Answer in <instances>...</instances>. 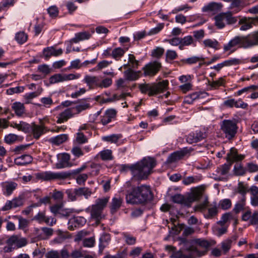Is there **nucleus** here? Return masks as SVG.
Wrapping results in <instances>:
<instances>
[{
  "mask_svg": "<svg viewBox=\"0 0 258 258\" xmlns=\"http://www.w3.org/2000/svg\"><path fill=\"white\" fill-rule=\"evenodd\" d=\"M156 162L151 157L144 158L140 162L131 166L122 165L121 171H125L130 169L133 177L137 179L141 180L146 178L151 174L152 169L155 167Z\"/></svg>",
  "mask_w": 258,
  "mask_h": 258,
  "instance_id": "obj_1",
  "label": "nucleus"
},
{
  "mask_svg": "<svg viewBox=\"0 0 258 258\" xmlns=\"http://www.w3.org/2000/svg\"><path fill=\"white\" fill-rule=\"evenodd\" d=\"M75 113L73 112V110L71 108H68L64 111L59 114L57 117V123H61L67 121L69 118L72 117Z\"/></svg>",
  "mask_w": 258,
  "mask_h": 258,
  "instance_id": "obj_25",
  "label": "nucleus"
},
{
  "mask_svg": "<svg viewBox=\"0 0 258 258\" xmlns=\"http://www.w3.org/2000/svg\"><path fill=\"white\" fill-rule=\"evenodd\" d=\"M24 90V87L23 86H18L16 87H13L8 89L7 90V93L8 95H12L14 93H19L23 92Z\"/></svg>",
  "mask_w": 258,
  "mask_h": 258,
  "instance_id": "obj_62",
  "label": "nucleus"
},
{
  "mask_svg": "<svg viewBox=\"0 0 258 258\" xmlns=\"http://www.w3.org/2000/svg\"><path fill=\"white\" fill-rule=\"evenodd\" d=\"M140 72H136L132 69H128L124 72L125 79L128 81H135L139 78Z\"/></svg>",
  "mask_w": 258,
  "mask_h": 258,
  "instance_id": "obj_31",
  "label": "nucleus"
},
{
  "mask_svg": "<svg viewBox=\"0 0 258 258\" xmlns=\"http://www.w3.org/2000/svg\"><path fill=\"white\" fill-rule=\"evenodd\" d=\"M62 53V49H55L53 47H48L43 49V54L45 58H48L51 56H57Z\"/></svg>",
  "mask_w": 258,
  "mask_h": 258,
  "instance_id": "obj_28",
  "label": "nucleus"
},
{
  "mask_svg": "<svg viewBox=\"0 0 258 258\" xmlns=\"http://www.w3.org/2000/svg\"><path fill=\"white\" fill-rule=\"evenodd\" d=\"M12 126L17 128L19 131H22L25 133L29 132L30 128V124L23 121H21L20 123H15L14 125H11Z\"/></svg>",
  "mask_w": 258,
  "mask_h": 258,
  "instance_id": "obj_44",
  "label": "nucleus"
},
{
  "mask_svg": "<svg viewBox=\"0 0 258 258\" xmlns=\"http://www.w3.org/2000/svg\"><path fill=\"white\" fill-rule=\"evenodd\" d=\"M23 205V198L18 197L13 199L12 200H8L5 205L2 208V211H6L12 209L19 207Z\"/></svg>",
  "mask_w": 258,
  "mask_h": 258,
  "instance_id": "obj_17",
  "label": "nucleus"
},
{
  "mask_svg": "<svg viewBox=\"0 0 258 258\" xmlns=\"http://www.w3.org/2000/svg\"><path fill=\"white\" fill-rule=\"evenodd\" d=\"M116 115V111L113 109L107 110L103 115L100 116L99 123L106 125L114 119Z\"/></svg>",
  "mask_w": 258,
  "mask_h": 258,
  "instance_id": "obj_18",
  "label": "nucleus"
},
{
  "mask_svg": "<svg viewBox=\"0 0 258 258\" xmlns=\"http://www.w3.org/2000/svg\"><path fill=\"white\" fill-rule=\"evenodd\" d=\"M258 45V30L246 35H237L234 37L224 46V51L231 50L233 52L235 47L244 49L251 48Z\"/></svg>",
  "mask_w": 258,
  "mask_h": 258,
  "instance_id": "obj_2",
  "label": "nucleus"
},
{
  "mask_svg": "<svg viewBox=\"0 0 258 258\" xmlns=\"http://www.w3.org/2000/svg\"><path fill=\"white\" fill-rule=\"evenodd\" d=\"M177 56V53L174 50L168 49L166 52V61L167 62H169L176 59Z\"/></svg>",
  "mask_w": 258,
  "mask_h": 258,
  "instance_id": "obj_52",
  "label": "nucleus"
},
{
  "mask_svg": "<svg viewBox=\"0 0 258 258\" xmlns=\"http://www.w3.org/2000/svg\"><path fill=\"white\" fill-rule=\"evenodd\" d=\"M121 137V135L112 134L110 136L103 137L102 138V140L104 141L110 142L111 143H116Z\"/></svg>",
  "mask_w": 258,
  "mask_h": 258,
  "instance_id": "obj_50",
  "label": "nucleus"
},
{
  "mask_svg": "<svg viewBox=\"0 0 258 258\" xmlns=\"http://www.w3.org/2000/svg\"><path fill=\"white\" fill-rule=\"evenodd\" d=\"M91 37V34L89 32L84 31L75 34V37L72 38L71 40V42L74 43H78L80 41L89 39Z\"/></svg>",
  "mask_w": 258,
  "mask_h": 258,
  "instance_id": "obj_30",
  "label": "nucleus"
},
{
  "mask_svg": "<svg viewBox=\"0 0 258 258\" xmlns=\"http://www.w3.org/2000/svg\"><path fill=\"white\" fill-rule=\"evenodd\" d=\"M123 200L119 196H115L112 199L109 208L112 214L116 213L121 207Z\"/></svg>",
  "mask_w": 258,
  "mask_h": 258,
  "instance_id": "obj_23",
  "label": "nucleus"
},
{
  "mask_svg": "<svg viewBox=\"0 0 258 258\" xmlns=\"http://www.w3.org/2000/svg\"><path fill=\"white\" fill-rule=\"evenodd\" d=\"M203 43L205 46L218 49V42L216 40H212L207 39L203 41Z\"/></svg>",
  "mask_w": 258,
  "mask_h": 258,
  "instance_id": "obj_54",
  "label": "nucleus"
},
{
  "mask_svg": "<svg viewBox=\"0 0 258 258\" xmlns=\"http://www.w3.org/2000/svg\"><path fill=\"white\" fill-rule=\"evenodd\" d=\"M86 222V220L83 217L77 216L70 219L68 222V228L70 230L79 228L83 226Z\"/></svg>",
  "mask_w": 258,
  "mask_h": 258,
  "instance_id": "obj_19",
  "label": "nucleus"
},
{
  "mask_svg": "<svg viewBox=\"0 0 258 258\" xmlns=\"http://www.w3.org/2000/svg\"><path fill=\"white\" fill-rule=\"evenodd\" d=\"M32 157L28 154H24L14 160L15 164L19 166L25 165L32 162Z\"/></svg>",
  "mask_w": 258,
  "mask_h": 258,
  "instance_id": "obj_26",
  "label": "nucleus"
},
{
  "mask_svg": "<svg viewBox=\"0 0 258 258\" xmlns=\"http://www.w3.org/2000/svg\"><path fill=\"white\" fill-rule=\"evenodd\" d=\"M244 7V3L242 0H232L230 5L229 8L235 9L234 12H239Z\"/></svg>",
  "mask_w": 258,
  "mask_h": 258,
  "instance_id": "obj_37",
  "label": "nucleus"
},
{
  "mask_svg": "<svg viewBox=\"0 0 258 258\" xmlns=\"http://www.w3.org/2000/svg\"><path fill=\"white\" fill-rule=\"evenodd\" d=\"M205 60V58L202 57H199L197 56H193L192 57L187 58H184L182 59L180 61L184 64H195L197 62L200 61H204Z\"/></svg>",
  "mask_w": 258,
  "mask_h": 258,
  "instance_id": "obj_43",
  "label": "nucleus"
},
{
  "mask_svg": "<svg viewBox=\"0 0 258 258\" xmlns=\"http://www.w3.org/2000/svg\"><path fill=\"white\" fill-rule=\"evenodd\" d=\"M195 210L202 213L206 219H212L216 217L218 214V206L216 202L209 204L208 197L206 196L205 200L202 203L196 205Z\"/></svg>",
  "mask_w": 258,
  "mask_h": 258,
  "instance_id": "obj_6",
  "label": "nucleus"
},
{
  "mask_svg": "<svg viewBox=\"0 0 258 258\" xmlns=\"http://www.w3.org/2000/svg\"><path fill=\"white\" fill-rule=\"evenodd\" d=\"M232 204L231 200L228 199H225L220 201L219 206L223 210H227L231 207Z\"/></svg>",
  "mask_w": 258,
  "mask_h": 258,
  "instance_id": "obj_53",
  "label": "nucleus"
},
{
  "mask_svg": "<svg viewBox=\"0 0 258 258\" xmlns=\"http://www.w3.org/2000/svg\"><path fill=\"white\" fill-rule=\"evenodd\" d=\"M222 7V5L221 3H211L207 6H205L203 8V10L204 12H218L220 11Z\"/></svg>",
  "mask_w": 258,
  "mask_h": 258,
  "instance_id": "obj_32",
  "label": "nucleus"
},
{
  "mask_svg": "<svg viewBox=\"0 0 258 258\" xmlns=\"http://www.w3.org/2000/svg\"><path fill=\"white\" fill-rule=\"evenodd\" d=\"M45 127L42 125H39L35 123L30 125V131H32L33 137L36 139H38L44 133Z\"/></svg>",
  "mask_w": 258,
  "mask_h": 258,
  "instance_id": "obj_27",
  "label": "nucleus"
},
{
  "mask_svg": "<svg viewBox=\"0 0 258 258\" xmlns=\"http://www.w3.org/2000/svg\"><path fill=\"white\" fill-rule=\"evenodd\" d=\"M153 194L149 186L141 185L127 190L125 195L127 204L131 205L145 204L153 199Z\"/></svg>",
  "mask_w": 258,
  "mask_h": 258,
  "instance_id": "obj_3",
  "label": "nucleus"
},
{
  "mask_svg": "<svg viewBox=\"0 0 258 258\" xmlns=\"http://www.w3.org/2000/svg\"><path fill=\"white\" fill-rule=\"evenodd\" d=\"M13 218L19 220V229L24 230L28 227L29 224L28 220L17 215L13 216Z\"/></svg>",
  "mask_w": 258,
  "mask_h": 258,
  "instance_id": "obj_46",
  "label": "nucleus"
},
{
  "mask_svg": "<svg viewBox=\"0 0 258 258\" xmlns=\"http://www.w3.org/2000/svg\"><path fill=\"white\" fill-rule=\"evenodd\" d=\"M1 185L3 195L9 197L16 189L18 184L14 181H7L2 182Z\"/></svg>",
  "mask_w": 258,
  "mask_h": 258,
  "instance_id": "obj_16",
  "label": "nucleus"
},
{
  "mask_svg": "<svg viewBox=\"0 0 258 258\" xmlns=\"http://www.w3.org/2000/svg\"><path fill=\"white\" fill-rule=\"evenodd\" d=\"M12 108L17 116H21L25 112V107L23 103L16 102L12 104Z\"/></svg>",
  "mask_w": 258,
  "mask_h": 258,
  "instance_id": "obj_33",
  "label": "nucleus"
},
{
  "mask_svg": "<svg viewBox=\"0 0 258 258\" xmlns=\"http://www.w3.org/2000/svg\"><path fill=\"white\" fill-rule=\"evenodd\" d=\"M60 82H63V76L60 74H57L52 76L49 78V82L50 84H54Z\"/></svg>",
  "mask_w": 258,
  "mask_h": 258,
  "instance_id": "obj_59",
  "label": "nucleus"
},
{
  "mask_svg": "<svg viewBox=\"0 0 258 258\" xmlns=\"http://www.w3.org/2000/svg\"><path fill=\"white\" fill-rule=\"evenodd\" d=\"M112 83L111 78H106L101 81H99L98 87L99 88H107L109 87Z\"/></svg>",
  "mask_w": 258,
  "mask_h": 258,
  "instance_id": "obj_61",
  "label": "nucleus"
},
{
  "mask_svg": "<svg viewBox=\"0 0 258 258\" xmlns=\"http://www.w3.org/2000/svg\"><path fill=\"white\" fill-rule=\"evenodd\" d=\"M202 94V93L201 92H194L192 93L185 97V102L188 104H192L196 99H199L201 98V95Z\"/></svg>",
  "mask_w": 258,
  "mask_h": 258,
  "instance_id": "obj_48",
  "label": "nucleus"
},
{
  "mask_svg": "<svg viewBox=\"0 0 258 258\" xmlns=\"http://www.w3.org/2000/svg\"><path fill=\"white\" fill-rule=\"evenodd\" d=\"M188 254H185L181 251H175L172 252L170 256V258H195L192 253L191 251H188Z\"/></svg>",
  "mask_w": 258,
  "mask_h": 258,
  "instance_id": "obj_45",
  "label": "nucleus"
},
{
  "mask_svg": "<svg viewBox=\"0 0 258 258\" xmlns=\"http://www.w3.org/2000/svg\"><path fill=\"white\" fill-rule=\"evenodd\" d=\"M109 199V197L97 199L95 201V203L91 206V217L95 220L97 224H99L102 219V212L106 206Z\"/></svg>",
  "mask_w": 258,
  "mask_h": 258,
  "instance_id": "obj_9",
  "label": "nucleus"
},
{
  "mask_svg": "<svg viewBox=\"0 0 258 258\" xmlns=\"http://www.w3.org/2000/svg\"><path fill=\"white\" fill-rule=\"evenodd\" d=\"M40 94V92H32V93H29L25 94V95L24 96V97L26 100V103H27V104L29 103L30 102V101L32 99L37 97Z\"/></svg>",
  "mask_w": 258,
  "mask_h": 258,
  "instance_id": "obj_60",
  "label": "nucleus"
},
{
  "mask_svg": "<svg viewBox=\"0 0 258 258\" xmlns=\"http://www.w3.org/2000/svg\"><path fill=\"white\" fill-rule=\"evenodd\" d=\"M238 24L240 25V30L247 31L251 29L253 26L258 25V16L254 17H244L239 20Z\"/></svg>",
  "mask_w": 258,
  "mask_h": 258,
  "instance_id": "obj_12",
  "label": "nucleus"
},
{
  "mask_svg": "<svg viewBox=\"0 0 258 258\" xmlns=\"http://www.w3.org/2000/svg\"><path fill=\"white\" fill-rule=\"evenodd\" d=\"M258 89V87L256 85H250L249 86L242 88L237 92V95H240L244 92H250Z\"/></svg>",
  "mask_w": 258,
  "mask_h": 258,
  "instance_id": "obj_57",
  "label": "nucleus"
},
{
  "mask_svg": "<svg viewBox=\"0 0 258 258\" xmlns=\"http://www.w3.org/2000/svg\"><path fill=\"white\" fill-rule=\"evenodd\" d=\"M68 139V136L66 134H61L58 135L56 137H54L51 138L50 139V142L53 144L56 145H59L65 141H66Z\"/></svg>",
  "mask_w": 258,
  "mask_h": 258,
  "instance_id": "obj_36",
  "label": "nucleus"
},
{
  "mask_svg": "<svg viewBox=\"0 0 258 258\" xmlns=\"http://www.w3.org/2000/svg\"><path fill=\"white\" fill-rule=\"evenodd\" d=\"M183 243L185 250L191 251L195 258L205 255L211 246L208 240L202 239H185Z\"/></svg>",
  "mask_w": 258,
  "mask_h": 258,
  "instance_id": "obj_4",
  "label": "nucleus"
},
{
  "mask_svg": "<svg viewBox=\"0 0 258 258\" xmlns=\"http://www.w3.org/2000/svg\"><path fill=\"white\" fill-rule=\"evenodd\" d=\"M202 179L201 176H190L184 177L182 180V183L184 185H188L192 183H196L200 181Z\"/></svg>",
  "mask_w": 258,
  "mask_h": 258,
  "instance_id": "obj_38",
  "label": "nucleus"
},
{
  "mask_svg": "<svg viewBox=\"0 0 258 258\" xmlns=\"http://www.w3.org/2000/svg\"><path fill=\"white\" fill-rule=\"evenodd\" d=\"M207 137V134L200 130L190 133L186 137V141L189 144L196 143L201 141Z\"/></svg>",
  "mask_w": 258,
  "mask_h": 258,
  "instance_id": "obj_15",
  "label": "nucleus"
},
{
  "mask_svg": "<svg viewBox=\"0 0 258 258\" xmlns=\"http://www.w3.org/2000/svg\"><path fill=\"white\" fill-rule=\"evenodd\" d=\"M168 84L167 80H163L157 83L140 84L139 85V88L142 93H148L149 96H152L165 91L167 89Z\"/></svg>",
  "mask_w": 258,
  "mask_h": 258,
  "instance_id": "obj_7",
  "label": "nucleus"
},
{
  "mask_svg": "<svg viewBox=\"0 0 258 258\" xmlns=\"http://www.w3.org/2000/svg\"><path fill=\"white\" fill-rule=\"evenodd\" d=\"M220 129L226 139L232 140L237 132V121L235 119H224L221 123Z\"/></svg>",
  "mask_w": 258,
  "mask_h": 258,
  "instance_id": "obj_10",
  "label": "nucleus"
},
{
  "mask_svg": "<svg viewBox=\"0 0 258 258\" xmlns=\"http://www.w3.org/2000/svg\"><path fill=\"white\" fill-rule=\"evenodd\" d=\"M246 169L247 171L250 173L257 172L258 165L252 162L247 163L246 164Z\"/></svg>",
  "mask_w": 258,
  "mask_h": 258,
  "instance_id": "obj_64",
  "label": "nucleus"
},
{
  "mask_svg": "<svg viewBox=\"0 0 258 258\" xmlns=\"http://www.w3.org/2000/svg\"><path fill=\"white\" fill-rule=\"evenodd\" d=\"M224 14L225 22L227 24H233L237 22V18L233 17L231 12L226 13Z\"/></svg>",
  "mask_w": 258,
  "mask_h": 258,
  "instance_id": "obj_55",
  "label": "nucleus"
},
{
  "mask_svg": "<svg viewBox=\"0 0 258 258\" xmlns=\"http://www.w3.org/2000/svg\"><path fill=\"white\" fill-rule=\"evenodd\" d=\"M189 151L186 148H184L180 151H175L171 153L168 157L167 161L168 163H173L181 159L187 154Z\"/></svg>",
  "mask_w": 258,
  "mask_h": 258,
  "instance_id": "obj_20",
  "label": "nucleus"
},
{
  "mask_svg": "<svg viewBox=\"0 0 258 258\" xmlns=\"http://www.w3.org/2000/svg\"><path fill=\"white\" fill-rule=\"evenodd\" d=\"M245 200L246 197L242 198L235 205L233 209L234 212L236 214H238L241 211H243L245 210Z\"/></svg>",
  "mask_w": 258,
  "mask_h": 258,
  "instance_id": "obj_39",
  "label": "nucleus"
},
{
  "mask_svg": "<svg viewBox=\"0 0 258 258\" xmlns=\"http://www.w3.org/2000/svg\"><path fill=\"white\" fill-rule=\"evenodd\" d=\"M89 99L90 98L83 99L81 101V102L79 105L76 106L75 109L77 111V114H79L81 111L90 108V105L88 102Z\"/></svg>",
  "mask_w": 258,
  "mask_h": 258,
  "instance_id": "obj_42",
  "label": "nucleus"
},
{
  "mask_svg": "<svg viewBox=\"0 0 258 258\" xmlns=\"http://www.w3.org/2000/svg\"><path fill=\"white\" fill-rule=\"evenodd\" d=\"M98 155L103 161L111 160L113 159L112 151L109 149L104 150L100 152Z\"/></svg>",
  "mask_w": 258,
  "mask_h": 258,
  "instance_id": "obj_40",
  "label": "nucleus"
},
{
  "mask_svg": "<svg viewBox=\"0 0 258 258\" xmlns=\"http://www.w3.org/2000/svg\"><path fill=\"white\" fill-rule=\"evenodd\" d=\"M90 168L91 170L90 172V174L92 175H97L99 174L101 166L99 164L93 163L91 164Z\"/></svg>",
  "mask_w": 258,
  "mask_h": 258,
  "instance_id": "obj_56",
  "label": "nucleus"
},
{
  "mask_svg": "<svg viewBox=\"0 0 258 258\" xmlns=\"http://www.w3.org/2000/svg\"><path fill=\"white\" fill-rule=\"evenodd\" d=\"M87 168L85 164H83L80 168L68 172H52L45 171L39 172L35 174L37 179L44 180H51L54 179H64L74 175L79 174Z\"/></svg>",
  "mask_w": 258,
  "mask_h": 258,
  "instance_id": "obj_5",
  "label": "nucleus"
},
{
  "mask_svg": "<svg viewBox=\"0 0 258 258\" xmlns=\"http://www.w3.org/2000/svg\"><path fill=\"white\" fill-rule=\"evenodd\" d=\"M122 237L125 243L128 245H134L136 242V238L126 232L122 233Z\"/></svg>",
  "mask_w": 258,
  "mask_h": 258,
  "instance_id": "obj_47",
  "label": "nucleus"
},
{
  "mask_svg": "<svg viewBox=\"0 0 258 258\" xmlns=\"http://www.w3.org/2000/svg\"><path fill=\"white\" fill-rule=\"evenodd\" d=\"M111 239L109 234L103 233L99 238V251L102 252L108 245Z\"/></svg>",
  "mask_w": 258,
  "mask_h": 258,
  "instance_id": "obj_29",
  "label": "nucleus"
},
{
  "mask_svg": "<svg viewBox=\"0 0 258 258\" xmlns=\"http://www.w3.org/2000/svg\"><path fill=\"white\" fill-rule=\"evenodd\" d=\"M70 156L68 153H62L58 157V161L56 164V167L61 169L71 167L72 164L70 163Z\"/></svg>",
  "mask_w": 258,
  "mask_h": 258,
  "instance_id": "obj_21",
  "label": "nucleus"
},
{
  "mask_svg": "<svg viewBox=\"0 0 258 258\" xmlns=\"http://www.w3.org/2000/svg\"><path fill=\"white\" fill-rule=\"evenodd\" d=\"M202 196L203 193L201 191L196 190L189 194L186 198L181 194H175L171 197V200L174 203L190 207L193 202L199 201L202 197Z\"/></svg>",
  "mask_w": 258,
  "mask_h": 258,
  "instance_id": "obj_8",
  "label": "nucleus"
},
{
  "mask_svg": "<svg viewBox=\"0 0 258 258\" xmlns=\"http://www.w3.org/2000/svg\"><path fill=\"white\" fill-rule=\"evenodd\" d=\"M215 25L219 28L221 29L225 27L226 24L225 19V14L221 13L214 17Z\"/></svg>",
  "mask_w": 258,
  "mask_h": 258,
  "instance_id": "obj_34",
  "label": "nucleus"
},
{
  "mask_svg": "<svg viewBox=\"0 0 258 258\" xmlns=\"http://www.w3.org/2000/svg\"><path fill=\"white\" fill-rule=\"evenodd\" d=\"M77 195L80 197L84 196L86 199H88L92 195V191L89 188L86 187H79L76 188Z\"/></svg>",
  "mask_w": 258,
  "mask_h": 258,
  "instance_id": "obj_41",
  "label": "nucleus"
},
{
  "mask_svg": "<svg viewBox=\"0 0 258 258\" xmlns=\"http://www.w3.org/2000/svg\"><path fill=\"white\" fill-rule=\"evenodd\" d=\"M194 43V40L190 35H188L181 38V43L184 46H189Z\"/></svg>",
  "mask_w": 258,
  "mask_h": 258,
  "instance_id": "obj_63",
  "label": "nucleus"
},
{
  "mask_svg": "<svg viewBox=\"0 0 258 258\" xmlns=\"http://www.w3.org/2000/svg\"><path fill=\"white\" fill-rule=\"evenodd\" d=\"M164 52V49L162 47H157L152 51V55L156 58H160Z\"/></svg>",
  "mask_w": 258,
  "mask_h": 258,
  "instance_id": "obj_58",
  "label": "nucleus"
},
{
  "mask_svg": "<svg viewBox=\"0 0 258 258\" xmlns=\"http://www.w3.org/2000/svg\"><path fill=\"white\" fill-rule=\"evenodd\" d=\"M15 39L19 43L23 44L27 40V35L24 32H19L16 34Z\"/></svg>",
  "mask_w": 258,
  "mask_h": 258,
  "instance_id": "obj_51",
  "label": "nucleus"
},
{
  "mask_svg": "<svg viewBox=\"0 0 258 258\" xmlns=\"http://www.w3.org/2000/svg\"><path fill=\"white\" fill-rule=\"evenodd\" d=\"M244 156L242 155H239L237 153V150L234 148H232L229 152L227 154L226 159L227 161L230 162L231 164L235 161H238L243 160Z\"/></svg>",
  "mask_w": 258,
  "mask_h": 258,
  "instance_id": "obj_24",
  "label": "nucleus"
},
{
  "mask_svg": "<svg viewBox=\"0 0 258 258\" xmlns=\"http://www.w3.org/2000/svg\"><path fill=\"white\" fill-rule=\"evenodd\" d=\"M50 210L55 216L60 218H67L73 212V209L62 208V204H55L51 206L50 207Z\"/></svg>",
  "mask_w": 258,
  "mask_h": 258,
  "instance_id": "obj_11",
  "label": "nucleus"
},
{
  "mask_svg": "<svg viewBox=\"0 0 258 258\" xmlns=\"http://www.w3.org/2000/svg\"><path fill=\"white\" fill-rule=\"evenodd\" d=\"M8 240L10 244L13 246L14 249L24 247L27 244V240L26 238L21 237L16 235L11 236Z\"/></svg>",
  "mask_w": 258,
  "mask_h": 258,
  "instance_id": "obj_14",
  "label": "nucleus"
},
{
  "mask_svg": "<svg viewBox=\"0 0 258 258\" xmlns=\"http://www.w3.org/2000/svg\"><path fill=\"white\" fill-rule=\"evenodd\" d=\"M231 164H224L223 165L218 167L216 169V172L220 175H225L227 174L230 169Z\"/></svg>",
  "mask_w": 258,
  "mask_h": 258,
  "instance_id": "obj_49",
  "label": "nucleus"
},
{
  "mask_svg": "<svg viewBox=\"0 0 258 258\" xmlns=\"http://www.w3.org/2000/svg\"><path fill=\"white\" fill-rule=\"evenodd\" d=\"M162 67L161 62L158 61H151L146 64L143 68L145 76H154Z\"/></svg>",
  "mask_w": 258,
  "mask_h": 258,
  "instance_id": "obj_13",
  "label": "nucleus"
},
{
  "mask_svg": "<svg viewBox=\"0 0 258 258\" xmlns=\"http://www.w3.org/2000/svg\"><path fill=\"white\" fill-rule=\"evenodd\" d=\"M83 81L87 84L89 89L98 87L99 78L98 76L86 75Z\"/></svg>",
  "mask_w": 258,
  "mask_h": 258,
  "instance_id": "obj_22",
  "label": "nucleus"
},
{
  "mask_svg": "<svg viewBox=\"0 0 258 258\" xmlns=\"http://www.w3.org/2000/svg\"><path fill=\"white\" fill-rule=\"evenodd\" d=\"M127 49H123L121 47H117L112 50L111 57L116 60H118L124 55Z\"/></svg>",
  "mask_w": 258,
  "mask_h": 258,
  "instance_id": "obj_35",
  "label": "nucleus"
}]
</instances>
